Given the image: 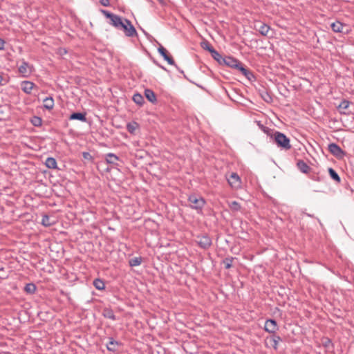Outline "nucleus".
<instances>
[{"label": "nucleus", "instance_id": "f704fd0d", "mask_svg": "<svg viewBox=\"0 0 354 354\" xmlns=\"http://www.w3.org/2000/svg\"><path fill=\"white\" fill-rule=\"evenodd\" d=\"M271 339L272 341L273 342V348L275 350L277 349L279 342L282 341L281 337L279 335H274L272 336Z\"/></svg>", "mask_w": 354, "mask_h": 354}, {"label": "nucleus", "instance_id": "473e14b6", "mask_svg": "<svg viewBox=\"0 0 354 354\" xmlns=\"http://www.w3.org/2000/svg\"><path fill=\"white\" fill-rule=\"evenodd\" d=\"M233 260L234 258L232 257H227L223 259V263L225 269H230L232 267Z\"/></svg>", "mask_w": 354, "mask_h": 354}, {"label": "nucleus", "instance_id": "a18cd8bd", "mask_svg": "<svg viewBox=\"0 0 354 354\" xmlns=\"http://www.w3.org/2000/svg\"><path fill=\"white\" fill-rule=\"evenodd\" d=\"M5 46V41L0 38V50H3Z\"/></svg>", "mask_w": 354, "mask_h": 354}, {"label": "nucleus", "instance_id": "ea45409f", "mask_svg": "<svg viewBox=\"0 0 354 354\" xmlns=\"http://www.w3.org/2000/svg\"><path fill=\"white\" fill-rule=\"evenodd\" d=\"M203 48L204 49H206L207 50H208L209 52V50H212V49H214L208 42L207 43H204L203 45H202Z\"/></svg>", "mask_w": 354, "mask_h": 354}, {"label": "nucleus", "instance_id": "f3484780", "mask_svg": "<svg viewBox=\"0 0 354 354\" xmlns=\"http://www.w3.org/2000/svg\"><path fill=\"white\" fill-rule=\"evenodd\" d=\"M105 160L107 164L117 166V161L119 160V157L113 153H109L105 156Z\"/></svg>", "mask_w": 354, "mask_h": 354}, {"label": "nucleus", "instance_id": "c756f323", "mask_svg": "<svg viewBox=\"0 0 354 354\" xmlns=\"http://www.w3.org/2000/svg\"><path fill=\"white\" fill-rule=\"evenodd\" d=\"M142 259L141 257H133L129 261V264L131 267L138 266L141 264Z\"/></svg>", "mask_w": 354, "mask_h": 354}, {"label": "nucleus", "instance_id": "0eeeda50", "mask_svg": "<svg viewBox=\"0 0 354 354\" xmlns=\"http://www.w3.org/2000/svg\"><path fill=\"white\" fill-rule=\"evenodd\" d=\"M32 65L22 59L21 65L18 67V71L23 77H26L32 73Z\"/></svg>", "mask_w": 354, "mask_h": 354}, {"label": "nucleus", "instance_id": "1a4fd4ad", "mask_svg": "<svg viewBox=\"0 0 354 354\" xmlns=\"http://www.w3.org/2000/svg\"><path fill=\"white\" fill-rule=\"evenodd\" d=\"M197 243L203 249H208L212 245V239L208 235L198 236Z\"/></svg>", "mask_w": 354, "mask_h": 354}, {"label": "nucleus", "instance_id": "09e8293b", "mask_svg": "<svg viewBox=\"0 0 354 354\" xmlns=\"http://www.w3.org/2000/svg\"><path fill=\"white\" fill-rule=\"evenodd\" d=\"M174 66L177 68V70H178L180 73H184V72H183V70H180V69L178 67V66H177L176 64H175V65H174Z\"/></svg>", "mask_w": 354, "mask_h": 354}, {"label": "nucleus", "instance_id": "a878e982", "mask_svg": "<svg viewBox=\"0 0 354 354\" xmlns=\"http://www.w3.org/2000/svg\"><path fill=\"white\" fill-rule=\"evenodd\" d=\"M328 174L330 177L335 180L336 183H339L341 182V178L339 177V174L336 172V171L333 169L332 167H329L328 169Z\"/></svg>", "mask_w": 354, "mask_h": 354}, {"label": "nucleus", "instance_id": "f257e3e1", "mask_svg": "<svg viewBox=\"0 0 354 354\" xmlns=\"http://www.w3.org/2000/svg\"><path fill=\"white\" fill-rule=\"evenodd\" d=\"M276 145L281 149L289 150L292 146L290 145V140L283 133L275 131L272 134V138Z\"/></svg>", "mask_w": 354, "mask_h": 354}, {"label": "nucleus", "instance_id": "20e7f679", "mask_svg": "<svg viewBox=\"0 0 354 354\" xmlns=\"http://www.w3.org/2000/svg\"><path fill=\"white\" fill-rule=\"evenodd\" d=\"M101 12L106 19H110L109 24L115 27L116 29H118V27L121 26L120 24L125 19L106 10H101Z\"/></svg>", "mask_w": 354, "mask_h": 354}, {"label": "nucleus", "instance_id": "bb28decb", "mask_svg": "<svg viewBox=\"0 0 354 354\" xmlns=\"http://www.w3.org/2000/svg\"><path fill=\"white\" fill-rule=\"evenodd\" d=\"M349 105H350V102L348 100H343L337 107L338 109L339 110L340 114L346 115V113L345 111H342V109L345 110V109H348Z\"/></svg>", "mask_w": 354, "mask_h": 354}, {"label": "nucleus", "instance_id": "393cba45", "mask_svg": "<svg viewBox=\"0 0 354 354\" xmlns=\"http://www.w3.org/2000/svg\"><path fill=\"white\" fill-rule=\"evenodd\" d=\"M45 165L49 169H57V164L55 158L53 157H48L45 161Z\"/></svg>", "mask_w": 354, "mask_h": 354}, {"label": "nucleus", "instance_id": "72a5a7b5", "mask_svg": "<svg viewBox=\"0 0 354 354\" xmlns=\"http://www.w3.org/2000/svg\"><path fill=\"white\" fill-rule=\"evenodd\" d=\"M30 122L33 126L37 127H40L42 124V120L39 116H33L31 118Z\"/></svg>", "mask_w": 354, "mask_h": 354}, {"label": "nucleus", "instance_id": "a211bd4d", "mask_svg": "<svg viewBox=\"0 0 354 354\" xmlns=\"http://www.w3.org/2000/svg\"><path fill=\"white\" fill-rule=\"evenodd\" d=\"M346 25L341 23L339 21L333 22L331 24L330 27L335 32H344V28H346Z\"/></svg>", "mask_w": 354, "mask_h": 354}, {"label": "nucleus", "instance_id": "9b49d317", "mask_svg": "<svg viewBox=\"0 0 354 354\" xmlns=\"http://www.w3.org/2000/svg\"><path fill=\"white\" fill-rule=\"evenodd\" d=\"M158 52L169 65H175L173 58L168 55L167 50L160 44L158 48Z\"/></svg>", "mask_w": 354, "mask_h": 354}, {"label": "nucleus", "instance_id": "c9c22d12", "mask_svg": "<svg viewBox=\"0 0 354 354\" xmlns=\"http://www.w3.org/2000/svg\"><path fill=\"white\" fill-rule=\"evenodd\" d=\"M309 178L316 182H321L324 180V177L319 176L318 174H311L309 175Z\"/></svg>", "mask_w": 354, "mask_h": 354}, {"label": "nucleus", "instance_id": "37998d69", "mask_svg": "<svg viewBox=\"0 0 354 354\" xmlns=\"http://www.w3.org/2000/svg\"><path fill=\"white\" fill-rule=\"evenodd\" d=\"M8 81L3 77L1 74H0V86H4L7 84Z\"/></svg>", "mask_w": 354, "mask_h": 354}, {"label": "nucleus", "instance_id": "de8ad7c7", "mask_svg": "<svg viewBox=\"0 0 354 354\" xmlns=\"http://www.w3.org/2000/svg\"><path fill=\"white\" fill-rule=\"evenodd\" d=\"M153 62L158 66H159L160 68H161L162 70H166L165 67H164L163 66H162L161 64H160L159 63H158L156 61H153Z\"/></svg>", "mask_w": 354, "mask_h": 354}, {"label": "nucleus", "instance_id": "5701e85b", "mask_svg": "<svg viewBox=\"0 0 354 354\" xmlns=\"http://www.w3.org/2000/svg\"><path fill=\"white\" fill-rule=\"evenodd\" d=\"M44 107L46 109L51 110L54 107V100L52 97H46L45 99H44Z\"/></svg>", "mask_w": 354, "mask_h": 354}, {"label": "nucleus", "instance_id": "2eb2a0df", "mask_svg": "<svg viewBox=\"0 0 354 354\" xmlns=\"http://www.w3.org/2000/svg\"><path fill=\"white\" fill-rule=\"evenodd\" d=\"M255 28L261 35L266 36L270 30V26L264 23L258 22L255 24Z\"/></svg>", "mask_w": 354, "mask_h": 354}, {"label": "nucleus", "instance_id": "ddd939ff", "mask_svg": "<svg viewBox=\"0 0 354 354\" xmlns=\"http://www.w3.org/2000/svg\"><path fill=\"white\" fill-rule=\"evenodd\" d=\"M121 345V342L115 340L113 337H109V342L106 344V348L109 351L115 352L118 350V346Z\"/></svg>", "mask_w": 354, "mask_h": 354}, {"label": "nucleus", "instance_id": "e433bc0d", "mask_svg": "<svg viewBox=\"0 0 354 354\" xmlns=\"http://www.w3.org/2000/svg\"><path fill=\"white\" fill-rule=\"evenodd\" d=\"M41 224L44 226H50L51 225V223L50 222V217L49 216L45 214L43 215L42 219H41Z\"/></svg>", "mask_w": 354, "mask_h": 354}, {"label": "nucleus", "instance_id": "79ce46f5", "mask_svg": "<svg viewBox=\"0 0 354 354\" xmlns=\"http://www.w3.org/2000/svg\"><path fill=\"white\" fill-rule=\"evenodd\" d=\"M100 3L103 6L107 7L110 5V1L109 0H100Z\"/></svg>", "mask_w": 354, "mask_h": 354}, {"label": "nucleus", "instance_id": "39448f33", "mask_svg": "<svg viewBox=\"0 0 354 354\" xmlns=\"http://www.w3.org/2000/svg\"><path fill=\"white\" fill-rule=\"evenodd\" d=\"M227 180L230 187L234 189H238L241 187V179L235 172L231 173L230 175L227 178Z\"/></svg>", "mask_w": 354, "mask_h": 354}, {"label": "nucleus", "instance_id": "7ed1b4c3", "mask_svg": "<svg viewBox=\"0 0 354 354\" xmlns=\"http://www.w3.org/2000/svg\"><path fill=\"white\" fill-rule=\"evenodd\" d=\"M188 201L190 203L189 207L193 209H196L198 212L202 211L206 203L203 197L197 196L196 194L189 196Z\"/></svg>", "mask_w": 354, "mask_h": 354}, {"label": "nucleus", "instance_id": "b1692460", "mask_svg": "<svg viewBox=\"0 0 354 354\" xmlns=\"http://www.w3.org/2000/svg\"><path fill=\"white\" fill-rule=\"evenodd\" d=\"M209 53H211L212 57L219 64H221L224 57L221 55L217 50L215 49L209 50Z\"/></svg>", "mask_w": 354, "mask_h": 354}, {"label": "nucleus", "instance_id": "412c9836", "mask_svg": "<svg viewBox=\"0 0 354 354\" xmlns=\"http://www.w3.org/2000/svg\"><path fill=\"white\" fill-rule=\"evenodd\" d=\"M145 95L146 98L151 103H155L157 101L156 94L151 89H145Z\"/></svg>", "mask_w": 354, "mask_h": 354}, {"label": "nucleus", "instance_id": "f03ea898", "mask_svg": "<svg viewBox=\"0 0 354 354\" xmlns=\"http://www.w3.org/2000/svg\"><path fill=\"white\" fill-rule=\"evenodd\" d=\"M120 25L118 30H122L126 37H132L138 35L135 27L128 19L125 18Z\"/></svg>", "mask_w": 354, "mask_h": 354}, {"label": "nucleus", "instance_id": "f8f14e48", "mask_svg": "<svg viewBox=\"0 0 354 354\" xmlns=\"http://www.w3.org/2000/svg\"><path fill=\"white\" fill-rule=\"evenodd\" d=\"M223 62L221 65H225L232 68H235L238 65V62H239L237 59L231 57V56H224Z\"/></svg>", "mask_w": 354, "mask_h": 354}, {"label": "nucleus", "instance_id": "6ab92c4d", "mask_svg": "<svg viewBox=\"0 0 354 354\" xmlns=\"http://www.w3.org/2000/svg\"><path fill=\"white\" fill-rule=\"evenodd\" d=\"M297 168L304 174H308L311 168L304 160H299L297 162Z\"/></svg>", "mask_w": 354, "mask_h": 354}, {"label": "nucleus", "instance_id": "dca6fc26", "mask_svg": "<svg viewBox=\"0 0 354 354\" xmlns=\"http://www.w3.org/2000/svg\"><path fill=\"white\" fill-rule=\"evenodd\" d=\"M21 90L26 94H30L35 84L30 81H23L21 84Z\"/></svg>", "mask_w": 354, "mask_h": 354}, {"label": "nucleus", "instance_id": "c85d7f7f", "mask_svg": "<svg viewBox=\"0 0 354 354\" xmlns=\"http://www.w3.org/2000/svg\"><path fill=\"white\" fill-rule=\"evenodd\" d=\"M37 290V287L35 283H27L24 287V291L27 294H34Z\"/></svg>", "mask_w": 354, "mask_h": 354}, {"label": "nucleus", "instance_id": "4c0bfd02", "mask_svg": "<svg viewBox=\"0 0 354 354\" xmlns=\"http://www.w3.org/2000/svg\"><path fill=\"white\" fill-rule=\"evenodd\" d=\"M261 96L263 100L266 102H270L272 100L271 95L267 91L263 92Z\"/></svg>", "mask_w": 354, "mask_h": 354}, {"label": "nucleus", "instance_id": "4468645a", "mask_svg": "<svg viewBox=\"0 0 354 354\" xmlns=\"http://www.w3.org/2000/svg\"><path fill=\"white\" fill-rule=\"evenodd\" d=\"M70 120H79L83 122H86V113L85 112H73L69 116Z\"/></svg>", "mask_w": 354, "mask_h": 354}, {"label": "nucleus", "instance_id": "2f4dec72", "mask_svg": "<svg viewBox=\"0 0 354 354\" xmlns=\"http://www.w3.org/2000/svg\"><path fill=\"white\" fill-rule=\"evenodd\" d=\"M133 101L136 104H138V105L141 106V105H142V104H143V103H144V102H145V100H144L143 96H142L141 94H140V93H135V94L133 95Z\"/></svg>", "mask_w": 354, "mask_h": 354}, {"label": "nucleus", "instance_id": "423d86ee", "mask_svg": "<svg viewBox=\"0 0 354 354\" xmlns=\"http://www.w3.org/2000/svg\"><path fill=\"white\" fill-rule=\"evenodd\" d=\"M328 149L331 154L339 159L342 158L346 154L345 151L335 142L330 143L328 146Z\"/></svg>", "mask_w": 354, "mask_h": 354}, {"label": "nucleus", "instance_id": "58836bf2", "mask_svg": "<svg viewBox=\"0 0 354 354\" xmlns=\"http://www.w3.org/2000/svg\"><path fill=\"white\" fill-rule=\"evenodd\" d=\"M230 207L232 209H233L234 210H236V211H238L241 209L240 204L236 201L232 202Z\"/></svg>", "mask_w": 354, "mask_h": 354}, {"label": "nucleus", "instance_id": "aec40b11", "mask_svg": "<svg viewBox=\"0 0 354 354\" xmlns=\"http://www.w3.org/2000/svg\"><path fill=\"white\" fill-rule=\"evenodd\" d=\"M102 315L105 318L110 319L113 321H115L117 319L116 316L114 314L113 310L110 308H104L102 311Z\"/></svg>", "mask_w": 354, "mask_h": 354}, {"label": "nucleus", "instance_id": "7c9ffc66", "mask_svg": "<svg viewBox=\"0 0 354 354\" xmlns=\"http://www.w3.org/2000/svg\"><path fill=\"white\" fill-rule=\"evenodd\" d=\"M94 287L99 290H102L105 288V283L103 280L100 279H95L93 281Z\"/></svg>", "mask_w": 354, "mask_h": 354}, {"label": "nucleus", "instance_id": "8fccbe9b", "mask_svg": "<svg viewBox=\"0 0 354 354\" xmlns=\"http://www.w3.org/2000/svg\"><path fill=\"white\" fill-rule=\"evenodd\" d=\"M306 215H307L308 216H310V217L313 216L312 215H310V214H307Z\"/></svg>", "mask_w": 354, "mask_h": 354}, {"label": "nucleus", "instance_id": "c03bdc74", "mask_svg": "<svg viewBox=\"0 0 354 354\" xmlns=\"http://www.w3.org/2000/svg\"><path fill=\"white\" fill-rule=\"evenodd\" d=\"M141 30L148 39H153V37L150 34H149L147 32H146L144 29L141 28Z\"/></svg>", "mask_w": 354, "mask_h": 354}, {"label": "nucleus", "instance_id": "4be33fe9", "mask_svg": "<svg viewBox=\"0 0 354 354\" xmlns=\"http://www.w3.org/2000/svg\"><path fill=\"white\" fill-rule=\"evenodd\" d=\"M257 125L259 127V129L270 138H272V134L273 133V132H275L276 131L274 129H272L268 127L264 126L261 123L260 121L257 122Z\"/></svg>", "mask_w": 354, "mask_h": 354}, {"label": "nucleus", "instance_id": "9d476101", "mask_svg": "<svg viewBox=\"0 0 354 354\" xmlns=\"http://www.w3.org/2000/svg\"><path fill=\"white\" fill-rule=\"evenodd\" d=\"M264 330L269 333H274L278 330L277 322L273 319H268L265 322Z\"/></svg>", "mask_w": 354, "mask_h": 354}, {"label": "nucleus", "instance_id": "a19ab883", "mask_svg": "<svg viewBox=\"0 0 354 354\" xmlns=\"http://www.w3.org/2000/svg\"><path fill=\"white\" fill-rule=\"evenodd\" d=\"M82 156L84 159H87V160H91L92 159V156L90 154L89 152H83L82 153Z\"/></svg>", "mask_w": 354, "mask_h": 354}, {"label": "nucleus", "instance_id": "49530a36", "mask_svg": "<svg viewBox=\"0 0 354 354\" xmlns=\"http://www.w3.org/2000/svg\"><path fill=\"white\" fill-rule=\"evenodd\" d=\"M332 344V342L330 339L327 338L325 343H324V346H328L329 344Z\"/></svg>", "mask_w": 354, "mask_h": 354}, {"label": "nucleus", "instance_id": "6e6552de", "mask_svg": "<svg viewBox=\"0 0 354 354\" xmlns=\"http://www.w3.org/2000/svg\"><path fill=\"white\" fill-rule=\"evenodd\" d=\"M237 65L238 66L235 67L234 69L240 71L248 80L253 81L255 80V76L253 73L245 68L241 62H239Z\"/></svg>", "mask_w": 354, "mask_h": 354}, {"label": "nucleus", "instance_id": "cd10ccee", "mask_svg": "<svg viewBox=\"0 0 354 354\" xmlns=\"http://www.w3.org/2000/svg\"><path fill=\"white\" fill-rule=\"evenodd\" d=\"M138 127L139 124L134 121L129 122L127 124V129L131 134H135V132Z\"/></svg>", "mask_w": 354, "mask_h": 354}]
</instances>
